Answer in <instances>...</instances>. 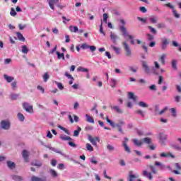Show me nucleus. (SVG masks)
Returning <instances> with one entry per match:
<instances>
[{
	"instance_id": "f257e3e1",
	"label": "nucleus",
	"mask_w": 181,
	"mask_h": 181,
	"mask_svg": "<svg viewBox=\"0 0 181 181\" xmlns=\"http://www.w3.org/2000/svg\"><path fill=\"white\" fill-rule=\"evenodd\" d=\"M120 30H121L123 36H124V37L128 36L129 39L130 40L131 45H135V40H134V36H132L128 33V31L127 30V28H125V26L122 25L120 27Z\"/></svg>"
},
{
	"instance_id": "f03ea898",
	"label": "nucleus",
	"mask_w": 181,
	"mask_h": 181,
	"mask_svg": "<svg viewBox=\"0 0 181 181\" xmlns=\"http://www.w3.org/2000/svg\"><path fill=\"white\" fill-rule=\"evenodd\" d=\"M123 47L124 49L126 56H127V57H131L132 54V51L131 50L129 45H128V42L127 41L123 42Z\"/></svg>"
},
{
	"instance_id": "7ed1b4c3",
	"label": "nucleus",
	"mask_w": 181,
	"mask_h": 181,
	"mask_svg": "<svg viewBox=\"0 0 181 181\" xmlns=\"http://www.w3.org/2000/svg\"><path fill=\"white\" fill-rule=\"evenodd\" d=\"M125 123H124V121L120 120L119 123L115 124L114 128L116 129V131H118L120 132V134H124V131L122 130V125H124Z\"/></svg>"
},
{
	"instance_id": "20e7f679",
	"label": "nucleus",
	"mask_w": 181,
	"mask_h": 181,
	"mask_svg": "<svg viewBox=\"0 0 181 181\" xmlns=\"http://www.w3.org/2000/svg\"><path fill=\"white\" fill-rule=\"evenodd\" d=\"M165 6H167L168 8H170V9H173V13L177 19H179L180 18V14L177 13V11L175 10V6L170 3H168L165 4Z\"/></svg>"
},
{
	"instance_id": "39448f33",
	"label": "nucleus",
	"mask_w": 181,
	"mask_h": 181,
	"mask_svg": "<svg viewBox=\"0 0 181 181\" xmlns=\"http://www.w3.org/2000/svg\"><path fill=\"white\" fill-rule=\"evenodd\" d=\"M23 107L27 112H30V114H33V106L29 105L28 103H23Z\"/></svg>"
},
{
	"instance_id": "423d86ee",
	"label": "nucleus",
	"mask_w": 181,
	"mask_h": 181,
	"mask_svg": "<svg viewBox=\"0 0 181 181\" xmlns=\"http://www.w3.org/2000/svg\"><path fill=\"white\" fill-rule=\"evenodd\" d=\"M0 126L2 129L8 130L11 128V123L8 120H2L0 123Z\"/></svg>"
},
{
	"instance_id": "0eeeda50",
	"label": "nucleus",
	"mask_w": 181,
	"mask_h": 181,
	"mask_svg": "<svg viewBox=\"0 0 181 181\" xmlns=\"http://www.w3.org/2000/svg\"><path fill=\"white\" fill-rule=\"evenodd\" d=\"M88 141L93 145V146H97V142H100V138L99 137H95L93 138L91 136H88Z\"/></svg>"
},
{
	"instance_id": "6e6552de",
	"label": "nucleus",
	"mask_w": 181,
	"mask_h": 181,
	"mask_svg": "<svg viewBox=\"0 0 181 181\" xmlns=\"http://www.w3.org/2000/svg\"><path fill=\"white\" fill-rule=\"evenodd\" d=\"M47 2L50 9H52V11H54V5L59 3V0H47Z\"/></svg>"
},
{
	"instance_id": "1a4fd4ad",
	"label": "nucleus",
	"mask_w": 181,
	"mask_h": 181,
	"mask_svg": "<svg viewBox=\"0 0 181 181\" xmlns=\"http://www.w3.org/2000/svg\"><path fill=\"white\" fill-rule=\"evenodd\" d=\"M161 49L163 50H166V47H168V45H169V40H168V39L166 38H163L162 42H161Z\"/></svg>"
},
{
	"instance_id": "9d476101",
	"label": "nucleus",
	"mask_w": 181,
	"mask_h": 181,
	"mask_svg": "<svg viewBox=\"0 0 181 181\" xmlns=\"http://www.w3.org/2000/svg\"><path fill=\"white\" fill-rule=\"evenodd\" d=\"M77 71H81L82 73H88L87 74L88 78L90 76V73H88V69H87V68H84L83 66H79L77 68Z\"/></svg>"
},
{
	"instance_id": "9b49d317",
	"label": "nucleus",
	"mask_w": 181,
	"mask_h": 181,
	"mask_svg": "<svg viewBox=\"0 0 181 181\" xmlns=\"http://www.w3.org/2000/svg\"><path fill=\"white\" fill-rule=\"evenodd\" d=\"M129 98L133 100L134 103H138V96L135 95L132 92L129 93Z\"/></svg>"
},
{
	"instance_id": "f8f14e48",
	"label": "nucleus",
	"mask_w": 181,
	"mask_h": 181,
	"mask_svg": "<svg viewBox=\"0 0 181 181\" xmlns=\"http://www.w3.org/2000/svg\"><path fill=\"white\" fill-rule=\"evenodd\" d=\"M143 175H144L145 177H148L149 180H152V179H153V176H152V173H148L147 170L143 171Z\"/></svg>"
},
{
	"instance_id": "ddd939ff",
	"label": "nucleus",
	"mask_w": 181,
	"mask_h": 181,
	"mask_svg": "<svg viewBox=\"0 0 181 181\" xmlns=\"http://www.w3.org/2000/svg\"><path fill=\"white\" fill-rule=\"evenodd\" d=\"M168 138V135L163 134V133H160L158 136V139L160 141H162L163 144H165V141H166Z\"/></svg>"
},
{
	"instance_id": "4468645a",
	"label": "nucleus",
	"mask_w": 181,
	"mask_h": 181,
	"mask_svg": "<svg viewBox=\"0 0 181 181\" xmlns=\"http://www.w3.org/2000/svg\"><path fill=\"white\" fill-rule=\"evenodd\" d=\"M23 158H24L25 162H28L29 158V152L26 150H23L22 152Z\"/></svg>"
},
{
	"instance_id": "2eb2a0df",
	"label": "nucleus",
	"mask_w": 181,
	"mask_h": 181,
	"mask_svg": "<svg viewBox=\"0 0 181 181\" xmlns=\"http://www.w3.org/2000/svg\"><path fill=\"white\" fill-rule=\"evenodd\" d=\"M59 138L60 139H62V141H73V139L71 137L63 134H61L59 136Z\"/></svg>"
},
{
	"instance_id": "dca6fc26",
	"label": "nucleus",
	"mask_w": 181,
	"mask_h": 181,
	"mask_svg": "<svg viewBox=\"0 0 181 181\" xmlns=\"http://www.w3.org/2000/svg\"><path fill=\"white\" fill-rule=\"evenodd\" d=\"M4 80L7 81V83H12V81H13V80H15V78L12 77V76H9L6 74L4 75Z\"/></svg>"
},
{
	"instance_id": "f3484780",
	"label": "nucleus",
	"mask_w": 181,
	"mask_h": 181,
	"mask_svg": "<svg viewBox=\"0 0 181 181\" xmlns=\"http://www.w3.org/2000/svg\"><path fill=\"white\" fill-rule=\"evenodd\" d=\"M31 181H46V177L41 178V177H36V176L33 175L31 177Z\"/></svg>"
},
{
	"instance_id": "a211bd4d",
	"label": "nucleus",
	"mask_w": 181,
	"mask_h": 181,
	"mask_svg": "<svg viewBox=\"0 0 181 181\" xmlns=\"http://www.w3.org/2000/svg\"><path fill=\"white\" fill-rule=\"evenodd\" d=\"M160 158H169V156H171V158H175V156L172 155L170 153H161L160 154Z\"/></svg>"
},
{
	"instance_id": "6ab92c4d",
	"label": "nucleus",
	"mask_w": 181,
	"mask_h": 181,
	"mask_svg": "<svg viewBox=\"0 0 181 181\" xmlns=\"http://www.w3.org/2000/svg\"><path fill=\"white\" fill-rule=\"evenodd\" d=\"M141 63L146 73H149V66L146 64V61H142Z\"/></svg>"
},
{
	"instance_id": "aec40b11",
	"label": "nucleus",
	"mask_w": 181,
	"mask_h": 181,
	"mask_svg": "<svg viewBox=\"0 0 181 181\" xmlns=\"http://www.w3.org/2000/svg\"><path fill=\"white\" fill-rule=\"evenodd\" d=\"M141 141H142V144L144 143V144H147L148 145H149V144L152 143V140L149 137H145V138L142 139Z\"/></svg>"
},
{
	"instance_id": "412c9836",
	"label": "nucleus",
	"mask_w": 181,
	"mask_h": 181,
	"mask_svg": "<svg viewBox=\"0 0 181 181\" xmlns=\"http://www.w3.org/2000/svg\"><path fill=\"white\" fill-rule=\"evenodd\" d=\"M136 179H138V177H136L135 175H133L131 173H129V178H128L129 181H136Z\"/></svg>"
},
{
	"instance_id": "4be33fe9",
	"label": "nucleus",
	"mask_w": 181,
	"mask_h": 181,
	"mask_svg": "<svg viewBox=\"0 0 181 181\" xmlns=\"http://www.w3.org/2000/svg\"><path fill=\"white\" fill-rule=\"evenodd\" d=\"M11 177L14 181H23V177L19 175H12Z\"/></svg>"
},
{
	"instance_id": "5701e85b",
	"label": "nucleus",
	"mask_w": 181,
	"mask_h": 181,
	"mask_svg": "<svg viewBox=\"0 0 181 181\" xmlns=\"http://www.w3.org/2000/svg\"><path fill=\"white\" fill-rule=\"evenodd\" d=\"M166 57V54H163L159 58L158 61L160 62L163 66H165V58Z\"/></svg>"
},
{
	"instance_id": "b1692460",
	"label": "nucleus",
	"mask_w": 181,
	"mask_h": 181,
	"mask_svg": "<svg viewBox=\"0 0 181 181\" xmlns=\"http://www.w3.org/2000/svg\"><path fill=\"white\" fill-rule=\"evenodd\" d=\"M56 54L57 55V59L59 60H60V59H62V60H66V59L64 58V53L60 54V52H59V51H57Z\"/></svg>"
},
{
	"instance_id": "393cba45",
	"label": "nucleus",
	"mask_w": 181,
	"mask_h": 181,
	"mask_svg": "<svg viewBox=\"0 0 181 181\" xmlns=\"http://www.w3.org/2000/svg\"><path fill=\"white\" fill-rule=\"evenodd\" d=\"M16 35H17V37H18V40H21V42H25V37H23L22 33L18 32V33H16Z\"/></svg>"
},
{
	"instance_id": "a878e982",
	"label": "nucleus",
	"mask_w": 181,
	"mask_h": 181,
	"mask_svg": "<svg viewBox=\"0 0 181 181\" xmlns=\"http://www.w3.org/2000/svg\"><path fill=\"white\" fill-rule=\"evenodd\" d=\"M86 121L88 122H90V124H94V118H93V117L88 115H86Z\"/></svg>"
},
{
	"instance_id": "bb28decb",
	"label": "nucleus",
	"mask_w": 181,
	"mask_h": 181,
	"mask_svg": "<svg viewBox=\"0 0 181 181\" xmlns=\"http://www.w3.org/2000/svg\"><path fill=\"white\" fill-rule=\"evenodd\" d=\"M80 132H81V127H78L77 130L74 132V136H78V135H80Z\"/></svg>"
},
{
	"instance_id": "cd10ccee",
	"label": "nucleus",
	"mask_w": 181,
	"mask_h": 181,
	"mask_svg": "<svg viewBox=\"0 0 181 181\" xmlns=\"http://www.w3.org/2000/svg\"><path fill=\"white\" fill-rule=\"evenodd\" d=\"M147 168H149L151 170L152 173H153L154 175H156V173H158V170L153 167V165H147Z\"/></svg>"
},
{
	"instance_id": "c85d7f7f",
	"label": "nucleus",
	"mask_w": 181,
	"mask_h": 181,
	"mask_svg": "<svg viewBox=\"0 0 181 181\" xmlns=\"http://www.w3.org/2000/svg\"><path fill=\"white\" fill-rule=\"evenodd\" d=\"M7 166L9 168V169H13L16 166L15 163L12 161H7Z\"/></svg>"
},
{
	"instance_id": "c756f323",
	"label": "nucleus",
	"mask_w": 181,
	"mask_h": 181,
	"mask_svg": "<svg viewBox=\"0 0 181 181\" xmlns=\"http://www.w3.org/2000/svg\"><path fill=\"white\" fill-rule=\"evenodd\" d=\"M69 30H71V32H74V33L78 32V28L77 26L73 27V25H71L69 27Z\"/></svg>"
},
{
	"instance_id": "7c9ffc66",
	"label": "nucleus",
	"mask_w": 181,
	"mask_h": 181,
	"mask_svg": "<svg viewBox=\"0 0 181 181\" xmlns=\"http://www.w3.org/2000/svg\"><path fill=\"white\" fill-rule=\"evenodd\" d=\"M139 107H141L142 108H148L149 107V105L145 103L144 101H140L139 103Z\"/></svg>"
},
{
	"instance_id": "2f4dec72",
	"label": "nucleus",
	"mask_w": 181,
	"mask_h": 181,
	"mask_svg": "<svg viewBox=\"0 0 181 181\" xmlns=\"http://www.w3.org/2000/svg\"><path fill=\"white\" fill-rule=\"evenodd\" d=\"M170 111L173 114V117H174L175 118H176V117H177V112H176V108L173 107V108L170 109Z\"/></svg>"
},
{
	"instance_id": "473e14b6",
	"label": "nucleus",
	"mask_w": 181,
	"mask_h": 181,
	"mask_svg": "<svg viewBox=\"0 0 181 181\" xmlns=\"http://www.w3.org/2000/svg\"><path fill=\"white\" fill-rule=\"evenodd\" d=\"M21 52L22 53H24V54H28L29 49H28V47L26 45H23Z\"/></svg>"
},
{
	"instance_id": "72a5a7b5",
	"label": "nucleus",
	"mask_w": 181,
	"mask_h": 181,
	"mask_svg": "<svg viewBox=\"0 0 181 181\" xmlns=\"http://www.w3.org/2000/svg\"><path fill=\"white\" fill-rule=\"evenodd\" d=\"M172 67L174 70H177V61H176V59L172 61Z\"/></svg>"
},
{
	"instance_id": "f704fd0d",
	"label": "nucleus",
	"mask_w": 181,
	"mask_h": 181,
	"mask_svg": "<svg viewBox=\"0 0 181 181\" xmlns=\"http://www.w3.org/2000/svg\"><path fill=\"white\" fill-rule=\"evenodd\" d=\"M122 146L124 148L125 152H127V153H131V148H129L128 144H122Z\"/></svg>"
},
{
	"instance_id": "c9c22d12",
	"label": "nucleus",
	"mask_w": 181,
	"mask_h": 181,
	"mask_svg": "<svg viewBox=\"0 0 181 181\" xmlns=\"http://www.w3.org/2000/svg\"><path fill=\"white\" fill-rule=\"evenodd\" d=\"M134 144L136 146H141L142 145V140L139 141L138 139H135L133 140Z\"/></svg>"
},
{
	"instance_id": "e433bc0d",
	"label": "nucleus",
	"mask_w": 181,
	"mask_h": 181,
	"mask_svg": "<svg viewBox=\"0 0 181 181\" xmlns=\"http://www.w3.org/2000/svg\"><path fill=\"white\" fill-rule=\"evenodd\" d=\"M154 165L155 166H159L161 170H163V169H165V165H162V163L158 161H156Z\"/></svg>"
},
{
	"instance_id": "4c0bfd02",
	"label": "nucleus",
	"mask_w": 181,
	"mask_h": 181,
	"mask_svg": "<svg viewBox=\"0 0 181 181\" xmlns=\"http://www.w3.org/2000/svg\"><path fill=\"white\" fill-rule=\"evenodd\" d=\"M49 173H50V175H52V177H57V176H58L56 170H54L53 169L49 170Z\"/></svg>"
},
{
	"instance_id": "58836bf2",
	"label": "nucleus",
	"mask_w": 181,
	"mask_h": 181,
	"mask_svg": "<svg viewBox=\"0 0 181 181\" xmlns=\"http://www.w3.org/2000/svg\"><path fill=\"white\" fill-rule=\"evenodd\" d=\"M86 149L90 152H93V151H94V148L93 147V146H91V144L88 143L86 144Z\"/></svg>"
},
{
	"instance_id": "ea45409f",
	"label": "nucleus",
	"mask_w": 181,
	"mask_h": 181,
	"mask_svg": "<svg viewBox=\"0 0 181 181\" xmlns=\"http://www.w3.org/2000/svg\"><path fill=\"white\" fill-rule=\"evenodd\" d=\"M42 77L45 83H47V80H49V73L46 72L45 74H44Z\"/></svg>"
},
{
	"instance_id": "a19ab883",
	"label": "nucleus",
	"mask_w": 181,
	"mask_h": 181,
	"mask_svg": "<svg viewBox=\"0 0 181 181\" xmlns=\"http://www.w3.org/2000/svg\"><path fill=\"white\" fill-rule=\"evenodd\" d=\"M149 21L151 23H158V17H151L149 18Z\"/></svg>"
},
{
	"instance_id": "79ce46f5",
	"label": "nucleus",
	"mask_w": 181,
	"mask_h": 181,
	"mask_svg": "<svg viewBox=\"0 0 181 181\" xmlns=\"http://www.w3.org/2000/svg\"><path fill=\"white\" fill-rule=\"evenodd\" d=\"M114 110H115V111H116V112H117V114H122V109H121V107H119L118 106H115Z\"/></svg>"
},
{
	"instance_id": "37998d69",
	"label": "nucleus",
	"mask_w": 181,
	"mask_h": 181,
	"mask_svg": "<svg viewBox=\"0 0 181 181\" xmlns=\"http://www.w3.org/2000/svg\"><path fill=\"white\" fill-rule=\"evenodd\" d=\"M99 32L100 33L105 36V33L104 32V30H103V20H101Z\"/></svg>"
},
{
	"instance_id": "c03bdc74",
	"label": "nucleus",
	"mask_w": 181,
	"mask_h": 181,
	"mask_svg": "<svg viewBox=\"0 0 181 181\" xmlns=\"http://www.w3.org/2000/svg\"><path fill=\"white\" fill-rule=\"evenodd\" d=\"M32 166H37V168H40L42 166V163L40 161H36L35 163H32Z\"/></svg>"
},
{
	"instance_id": "a18cd8bd",
	"label": "nucleus",
	"mask_w": 181,
	"mask_h": 181,
	"mask_svg": "<svg viewBox=\"0 0 181 181\" xmlns=\"http://www.w3.org/2000/svg\"><path fill=\"white\" fill-rule=\"evenodd\" d=\"M148 29L150 30L151 33H153V35H156L157 31H156V30L155 28H153V27H152V26H148Z\"/></svg>"
},
{
	"instance_id": "49530a36",
	"label": "nucleus",
	"mask_w": 181,
	"mask_h": 181,
	"mask_svg": "<svg viewBox=\"0 0 181 181\" xmlns=\"http://www.w3.org/2000/svg\"><path fill=\"white\" fill-rule=\"evenodd\" d=\"M18 117L20 121H21V122L25 121V116H23V115L22 113L19 112L18 114Z\"/></svg>"
},
{
	"instance_id": "de8ad7c7",
	"label": "nucleus",
	"mask_w": 181,
	"mask_h": 181,
	"mask_svg": "<svg viewBox=\"0 0 181 181\" xmlns=\"http://www.w3.org/2000/svg\"><path fill=\"white\" fill-rule=\"evenodd\" d=\"M10 98L12 100H18V98H19V94H11Z\"/></svg>"
},
{
	"instance_id": "09e8293b",
	"label": "nucleus",
	"mask_w": 181,
	"mask_h": 181,
	"mask_svg": "<svg viewBox=\"0 0 181 181\" xmlns=\"http://www.w3.org/2000/svg\"><path fill=\"white\" fill-rule=\"evenodd\" d=\"M10 15L11 16H16L17 15L16 11H15V8H13V7L11 8Z\"/></svg>"
},
{
	"instance_id": "8fccbe9b",
	"label": "nucleus",
	"mask_w": 181,
	"mask_h": 181,
	"mask_svg": "<svg viewBox=\"0 0 181 181\" xmlns=\"http://www.w3.org/2000/svg\"><path fill=\"white\" fill-rule=\"evenodd\" d=\"M136 114H138L139 115H141V117H145V114L141 110H137L135 111Z\"/></svg>"
},
{
	"instance_id": "3c124183",
	"label": "nucleus",
	"mask_w": 181,
	"mask_h": 181,
	"mask_svg": "<svg viewBox=\"0 0 181 181\" xmlns=\"http://www.w3.org/2000/svg\"><path fill=\"white\" fill-rule=\"evenodd\" d=\"M108 14L104 13L103 14V22L105 23H108Z\"/></svg>"
},
{
	"instance_id": "603ef678",
	"label": "nucleus",
	"mask_w": 181,
	"mask_h": 181,
	"mask_svg": "<svg viewBox=\"0 0 181 181\" xmlns=\"http://www.w3.org/2000/svg\"><path fill=\"white\" fill-rule=\"evenodd\" d=\"M59 128L60 129H62V131H64L65 134H66L67 135H70V132H69V130H67V129H66L62 126H59Z\"/></svg>"
},
{
	"instance_id": "864d4df0",
	"label": "nucleus",
	"mask_w": 181,
	"mask_h": 181,
	"mask_svg": "<svg viewBox=\"0 0 181 181\" xmlns=\"http://www.w3.org/2000/svg\"><path fill=\"white\" fill-rule=\"evenodd\" d=\"M157 28L158 29H163L165 28V25L163 23H159L158 24H157Z\"/></svg>"
},
{
	"instance_id": "5fc2aeb1",
	"label": "nucleus",
	"mask_w": 181,
	"mask_h": 181,
	"mask_svg": "<svg viewBox=\"0 0 181 181\" xmlns=\"http://www.w3.org/2000/svg\"><path fill=\"white\" fill-rule=\"evenodd\" d=\"M56 84L57 85V87L59 88V90H63V88H64V86H63L62 83L56 82Z\"/></svg>"
},
{
	"instance_id": "6e6d98bb",
	"label": "nucleus",
	"mask_w": 181,
	"mask_h": 181,
	"mask_svg": "<svg viewBox=\"0 0 181 181\" xmlns=\"http://www.w3.org/2000/svg\"><path fill=\"white\" fill-rule=\"evenodd\" d=\"M146 36L148 37V40H149V41H152V40L154 39L153 35H151L149 33H147Z\"/></svg>"
},
{
	"instance_id": "4d7b16f0",
	"label": "nucleus",
	"mask_w": 181,
	"mask_h": 181,
	"mask_svg": "<svg viewBox=\"0 0 181 181\" xmlns=\"http://www.w3.org/2000/svg\"><path fill=\"white\" fill-rule=\"evenodd\" d=\"M168 111V107H165L161 111L159 112V115H162L164 112Z\"/></svg>"
},
{
	"instance_id": "13d9d810",
	"label": "nucleus",
	"mask_w": 181,
	"mask_h": 181,
	"mask_svg": "<svg viewBox=\"0 0 181 181\" xmlns=\"http://www.w3.org/2000/svg\"><path fill=\"white\" fill-rule=\"evenodd\" d=\"M137 19H138V21H140V22H142V23H146V18L137 17Z\"/></svg>"
},
{
	"instance_id": "bf43d9fd",
	"label": "nucleus",
	"mask_w": 181,
	"mask_h": 181,
	"mask_svg": "<svg viewBox=\"0 0 181 181\" xmlns=\"http://www.w3.org/2000/svg\"><path fill=\"white\" fill-rule=\"evenodd\" d=\"M64 76H66V77H67V78H70V80L74 78L73 76H71V74H69V72H65Z\"/></svg>"
},
{
	"instance_id": "052dcab7",
	"label": "nucleus",
	"mask_w": 181,
	"mask_h": 181,
	"mask_svg": "<svg viewBox=\"0 0 181 181\" xmlns=\"http://www.w3.org/2000/svg\"><path fill=\"white\" fill-rule=\"evenodd\" d=\"M105 119L107 122L110 124V125H111L112 127H114V123L110 119V118H108V117H106Z\"/></svg>"
},
{
	"instance_id": "680f3d73",
	"label": "nucleus",
	"mask_w": 181,
	"mask_h": 181,
	"mask_svg": "<svg viewBox=\"0 0 181 181\" xmlns=\"http://www.w3.org/2000/svg\"><path fill=\"white\" fill-rule=\"evenodd\" d=\"M50 164L52 165V166H56V165H57V161L55 159H53L51 160Z\"/></svg>"
},
{
	"instance_id": "e2e57ef3",
	"label": "nucleus",
	"mask_w": 181,
	"mask_h": 181,
	"mask_svg": "<svg viewBox=\"0 0 181 181\" xmlns=\"http://www.w3.org/2000/svg\"><path fill=\"white\" fill-rule=\"evenodd\" d=\"M150 90H152L153 91H156V85L153 84L149 86Z\"/></svg>"
},
{
	"instance_id": "0e129e2a",
	"label": "nucleus",
	"mask_w": 181,
	"mask_h": 181,
	"mask_svg": "<svg viewBox=\"0 0 181 181\" xmlns=\"http://www.w3.org/2000/svg\"><path fill=\"white\" fill-rule=\"evenodd\" d=\"M139 9H140V11L142 12L143 13H146V11H147L146 8L141 6L140 7Z\"/></svg>"
},
{
	"instance_id": "69168bd1",
	"label": "nucleus",
	"mask_w": 181,
	"mask_h": 181,
	"mask_svg": "<svg viewBox=\"0 0 181 181\" xmlns=\"http://www.w3.org/2000/svg\"><path fill=\"white\" fill-rule=\"evenodd\" d=\"M89 49H90V52H95V50H97V47H95V46H93V45H91V46L89 45Z\"/></svg>"
},
{
	"instance_id": "338daca9",
	"label": "nucleus",
	"mask_w": 181,
	"mask_h": 181,
	"mask_svg": "<svg viewBox=\"0 0 181 181\" xmlns=\"http://www.w3.org/2000/svg\"><path fill=\"white\" fill-rule=\"evenodd\" d=\"M89 46L90 45L85 43V44H82L81 47V49H89Z\"/></svg>"
},
{
	"instance_id": "774afa93",
	"label": "nucleus",
	"mask_w": 181,
	"mask_h": 181,
	"mask_svg": "<svg viewBox=\"0 0 181 181\" xmlns=\"http://www.w3.org/2000/svg\"><path fill=\"white\" fill-rule=\"evenodd\" d=\"M16 81H14L12 83H11V87L13 88V90H15V88H16Z\"/></svg>"
}]
</instances>
